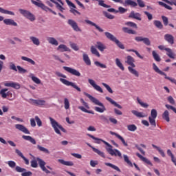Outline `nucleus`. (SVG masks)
Here are the masks:
<instances>
[{
    "label": "nucleus",
    "instance_id": "1",
    "mask_svg": "<svg viewBox=\"0 0 176 176\" xmlns=\"http://www.w3.org/2000/svg\"><path fill=\"white\" fill-rule=\"evenodd\" d=\"M87 135H88V137H90V138H92V140H96L95 144H101V142H103L104 145L108 146L107 148H106V150L107 151L108 153H109V155H111V156H118L119 157H122V153H120V151H119V150L118 149L113 150L112 148H113L112 145H111L107 142H105L102 139L96 138L93 135H90L89 133L87 134Z\"/></svg>",
    "mask_w": 176,
    "mask_h": 176
},
{
    "label": "nucleus",
    "instance_id": "2",
    "mask_svg": "<svg viewBox=\"0 0 176 176\" xmlns=\"http://www.w3.org/2000/svg\"><path fill=\"white\" fill-rule=\"evenodd\" d=\"M84 94L85 96H86V97H88L90 101H91V102L95 104V105H98V107H94V109L96 112H99L100 113H103V112H105V111H107V108H105V106L104 105V104L100 102L98 99L94 98V96H92L91 95L87 93H84Z\"/></svg>",
    "mask_w": 176,
    "mask_h": 176
},
{
    "label": "nucleus",
    "instance_id": "3",
    "mask_svg": "<svg viewBox=\"0 0 176 176\" xmlns=\"http://www.w3.org/2000/svg\"><path fill=\"white\" fill-rule=\"evenodd\" d=\"M49 119L50 120L51 126L52 129H54L56 134H58V135H61V131H63V133H67V130H65V129H64V127H63L61 124H58V122L56 121V120H54L52 117H49ZM60 130L61 131H60Z\"/></svg>",
    "mask_w": 176,
    "mask_h": 176
},
{
    "label": "nucleus",
    "instance_id": "4",
    "mask_svg": "<svg viewBox=\"0 0 176 176\" xmlns=\"http://www.w3.org/2000/svg\"><path fill=\"white\" fill-rule=\"evenodd\" d=\"M104 35L107 39H109V41H111V42H114V43H116V45H117L120 49L124 50V45L121 42H120V41L118 40V38H116L112 34L106 32H104Z\"/></svg>",
    "mask_w": 176,
    "mask_h": 176
},
{
    "label": "nucleus",
    "instance_id": "5",
    "mask_svg": "<svg viewBox=\"0 0 176 176\" xmlns=\"http://www.w3.org/2000/svg\"><path fill=\"white\" fill-rule=\"evenodd\" d=\"M37 1H38V2L34 0H31V2L32 3H33V5H35L36 6H38V8H41V9H42L43 10H45V12H50L53 14H55V15L57 14L56 12L53 11L52 9L45 6V4H43V3H42L41 1L39 0H37Z\"/></svg>",
    "mask_w": 176,
    "mask_h": 176
},
{
    "label": "nucleus",
    "instance_id": "6",
    "mask_svg": "<svg viewBox=\"0 0 176 176\" xmlns=\"http://www.w3.org/2000/svg\"><path fill=\"white\" fill-rule=\"evenodd\" d=\"M6 91H8V88H4L2 89L0 91V96L2 97V98H7L10 100V101H13V100H14V98L13 97V94L12 93V91H8L6 93Z\"/></svg>",
    "mask_w": 176,
    "mask_h": 176
},
{
    "label": "nucleus",
    "instance_id": "7",
    "mask_svg": "<svg viewBox=\"0 0 176 176\" xmlns=\"http://www.w3.org/2000/svg\"><path fill=\"white\" fill-rule=\"evenodd\" d=\"M156 118H157V111L153 109L151 111V116L148 117V121L151 126L156 127Z\"/></svg>",
    "mask_w": 176,
    "mask_h": 176
},
{
    "label": "nucleus",
    "instance_id": "8",
    "mask_svg": "<svg viewBox=\"0 0 176 176\" xmlns=\"http://www.w3.org/2000/svg\"><path fill=\"white\" fill-rule=\"evenodd\" d=\"M19 12L28 20H30L31 21H35V15L31 13V12L21 8L19 10Z\"/></svg>",
    "mask_w": 176,
    "mask_h": 176
},
{
    "label": "nucleus",
    "instance_id": "9",
    "mask_svg": "<svg viewBox=\"0 0 176 176\" xmlns=\"http://www.w3.org/2000/svg\"><path fill=\"white\" fill-rule=\"evenodd\" d=\"M59 80H60V82H61V83H63V85H65V86H72V87H74V89H76V90H77V91H82L80 88L79 87H78L77 85H76L75 83L70 82V81L67 80V79L60 78Z\"/></svg>",
    "mask_w": 176,
    "mask_h": 176
},
{
    "label": "nucleus",
    "instance_id": "10",
    "mask_svg": "<svg viewBox=\"0 0 176 176\" xmlns=\"http://www.w3.org/2000/svg\"><path fill=\"white\" fill-rule=\"evenodd\" d=\"M63 69L66 71V72L71 74V75H74V76H77V77L80 76V72L72 67L64 66Z\"/></svg>",
    "mask_w": 176,
    "mask_h": 176
},
{
    "label": "nucleus",
    "instance_id": "11",
    "mask_svg": "<svg viewBox=\"0 0 176 176\" xmlns=\"http://www.w3.org/2000/svg\"><path fill=\"white\" fill-rule=\"evenodd\" d=\"M37 162H38L39 167L41 168L42 171H43L45 174H50V171L46 168V162L43 161V160L37 157Z\"/></svg>",
    "mask_w": 176,
    "mask_h": 176
},
{
    "label": "nucleus",
    "instance_id": "12",
    "mask_svg": "<svg viewBox=\"0 0 176 176\" xmlns=\"http://www.w3.org/2000/svg\"><path fill=\"white\" fill-rule=\"evenodd\" d=\"M3 19V16H0V21H3L6 25H13V27H17V23H16L14 20L12 19Z\"/></svg>",
    "mask_w": 176,
    "mask_h": 176
},
{
    "label": "nucleus",
    "instance_id": "13",
    "mask_svg": "<svg viewBox=\"0 0 176 176\" xmlns=\"http://www.w3.org/2000/svg\"><path fill=\"white\" fill-rule=\"evenodd\" d=\"M88 82H89V85H91V86H92V87H94V89L95 90H96V91H99V93H104L102 88H101V87H100V85H98L96 83V81H94V80L89 78Z\"/></svg>",
    "mask_w": 176,
    "mask_h": 176
},
{
    "label": "nucleus",
    "instance_id": "14",
    "mask_svg": "<svg viewBox=\"0 0 176 176\" xmlns=\"http://www.w3.org/2000/svg\"><path fill=\"white\" fill-rule=\"evenodd\" d=\"M67 23L69 24V25H71L72 28H73V30H75L76 32L82 31L80 28H79V26H78V23L72 19H69Z\"/></svg>",
    "mask_w": 176,
    "mask_h": 176
},
{
    "label": "nucleus",
    "instance_id": "15",
    "mask_svg": "<svg viewBox=\"0 0 176 176\" xmlns=\"http://www.w3.org/2000/svg\"><path fill=\"white\" fill-rule=\"evenodd\" d=\"M15 129H16V130H19V131H21L22 133H24V134H30L28 129H27V127H25L23 124H15Z\"/></svg>",
    "mask_w": 176,
    "mask_h": 176
},
{
    "label": "nucleus",
    "instance_id": "16",
    "mask_svg": "<svg viewBox=\"0 0 176 176\" xmlns=\"http://www.w3.org/2000/svg\"><path fill=\"white\" fill-rule=\"evenodd\" d=\"M4 86L6 87H12V89H16V90H19L21 86L19 82H6L4 84Z\"/></svg>",
    "mask_w": 176,
    "mask_h": 176
},
{
    "label": "nucleus",
    "instance_id": "17",
    "mask_svg": "<svg viewBox=\"0 0 176 176\" xmlns=\"http://www.w3.org/2000/svg\"><path fill=\"white\" fill-rule=\"evenodd\" d=\"M164 39L166 41V42L170 43V45H174V36H173V34H166L164 36Z\"/></svg>",
    "mask_w": 176,
    "mask_h": 176
},
{
    "label": "nucleus",
    "instance_id": "18",
    "mask_svg": "<svg viewBox=\"0 0 176 176\" xmlns=\"http://www.w3.org/2000/svg\"><path fill=\"white\" fill-rule=\"evenodd\" d=\"M87 145L89 146V148H91L92 151H94L95 153H97L98 155H99V156H101V157H104V159H105V153H104V152H102L101 151L96 148L89 143H87Z\"/></svg>",
    "mask_w": 176,
    "mask_h": 176
},
{
    "label": "nucleus",
    "instance_id": "19",
    "mask_svg": "<svg viewBox=\"0 0 176 176\" xmlns=\"http://www.w3.org/2000/svg\"><path fill=\"white\" fill-rule=\"evenodd\" d=\"M125 63L128 65H131V67H128V69L131 74H133V57H131V56H128L126 57V60L125 61Z\"/></svg>",
    "mask_w": 176,
    "mask_h": 176
},
{
    "label": "nucleus",
    "instance_id": "20",
    "mask_svg": "<svg viewBox=\"0 0 176 176\" xmlns=\"http://www.w3.org/2000/svg\"><path fill=\"white\" fill-rule=\"evenodd\" d=\"M136 156H138V157H139V159H140L142 162H144V163H146V164H148L149 166H153V164H152V162H151L149 160L142 156L141 154H140V153H136Z\"/></svg>",
    "mask_w": 176,
    "mask_h": 176
},
{
    "label": "nucleus",
    "instance_id": "21",
    "mask_svg": "<svg viewBox=\"0 0 176 176\" xmlns=\"http://www.w3.org/2000/svg\"><path fill=\"white\" fill-rule=\"evenodd\" d=\"M85 22L87 24H89V25H92L93 27H95V28H96L98 31H99V32H104V30H102L101 28H100V26H98V25L94 23L91 21L86 19L85 20Z\"/></svg>",
    "mask_w": 176,
    "mask_h": 176
},
{
    "label": "nucleus",
    "instance_id": "22",
    "mask_svg": "<svg viewBox=\"0 0 176 176\" xmlns=\"http://www.w3.org/2000/svg\"><path fill=\"white\" fill-rule=\"evenodd\" d=\"M110 134L111 135H115L120 141H121L124 146H127V142L124 140L123 137H122L120 135L113 132V131H110Z\"/></svg>",
    "mask_w": 176,
    "mask_h": 176
},
{
    "label": "nucleus",
    "instance_id": "23",
    "mask_svg": "<svg viewBox=\"0 0 176 176\" xmlns=\"http://www.w3.org/2000/svg\"><path fill=\"white\" fill-rule=\"evenodd\" d=\"M30 100L32 101L31 104H32L33 105L42 106L46 104V101L42 100L30 99Z\"/></svg>",
    "mask_w": 176,
    "mask_h": 176
},
{
    "label": "nucleus",
    "instance_id": "24",
    "mask_svg": "<svg viewBox=\"0 0 176 176\" xmlns=\"http://www.w3.org/2000/svg\"><path fill=\"white\" fill-rule=\"evenodd\" d=\"M57 50H58L61 53H64V52H71V50L64 44L59 45L57 47Z\"/></svg>",
    "mask_w": 176,
    "mask_h": 176
},
{
    "label": "nucleus",
    "instance_id": "25",
    "mask_svg": "<svg viewBox=\"0 0 176 176\" xmlns=\"http://www.w3.org/2000/svg\"><path fill=\"white\" fill-rule=\"evenodd\" d=\"M82 60L86 65H91V60H90L89 55L85 52L82 54Z\"/></svg>",
    "mask_w": 176,
    "mask_h": 176
},
{
    "label": "nucleus",
    "instance_id": "26",
    "mask_svg": "<svg viewBox=\"0 0 176 176\" xmlns=\"http://www.w3.org/2000/svg\"><path fill=\"white\" fill-rule=\"evenodd\" d=\"M16 153L18 154V155L20 156V157H21V159H23V160H24L25 164H27V166H28V164H30V160H28V159H27L23 155V153H21V151H20V150L19 149H16L15 150Z\"/></svg>",
    "mask_w": 176,
    "mask_h": 176
},
{
    "label": "nucleus",
    "instance_id": "27",
    "mask_svg": "<svg viewBox=\"0 0 176 176\" xmlns=\"http://www.w3.org/2000/svg\"><path fill=\"white\" fill-rule=\"evenodd\" d=\"M165 50L166 52V55L168 56V57H169L170 58H173V60L175 58V53H174V52H173V50H171L170 48H165Z\"/></svg>",
    "mask_w": 176,
    "mask_h": 176
},
{
    "label": "nucleus",
    "instance_id": "28",
    "mask_svg": "<svg viewBox=\"0 0 176 176\" xmlns=\"http://www.w3.org/2000/svg\"><path fill=\"white\" fill-rule=\"evenodd\" d=\"M95 47L98 49L100 52H104V50L107 49V46H105V45H104L100 41L96 42V44L95 45Z\"/></svg>",
    "mask_w": 176,
    "mask_h": 176
},
{
    "label": "nucleus",
    "instance_id": "29",
    "mask_svg": "<svg viewBox=\"0 0 176 176\" xmlns=\"http://www.w3.org/2000/svg\"><path fill=\"white\" fill-rule=\"evenodd\" d=\"M105 99L109 101V102L111 103L112 105H114V107H116L117 108H118L119 109H122V106L119 104H118L115 100H112V98L106 96Z\"/></svg>",
    "mask_w": 176,
    "mask_h": 176
},
{
    "label": "nucleus",
    "instance_id": "30",
    "mask_svg": "<svg viewBox=\"0 0 176 176\" xmlns=\"http://www.w3.org/2000/svg\"><path fill=\"white\" fill-rule=\"evenodd\" d=\"M22 138L23 140H25V141H30V142H31V144H33V145L36 144V141L35 140V139H34L32 137L29 136V135H23Z\"/></svg>",
    "mask_w": 176,
    "mask_h": 176
},
{
    "label": "nucleus",
    "instance_id": "31",
    "mask_svg": "<svg viewBox=\"0 0 176 176\" xmlns=\"http://www.w3.org/2000/svg\"><path fill=\"white\" fill-rule=\"evenodd\" d=\"M47 41L50 45H53L54 46H58V41L56 40L54 37H48Z\"/></svg>",
    "mask_w": 176,
    "mask_h": 176
},
{
    "label": "nucleus",
    "instance_id": "32",
    "mask_svg": "<svg viewBox=\"0 0 176 176\" xmlns=\"http://www.w3.org/2000/svg\"><path fill=\"white\" fill-rule=\"evenodd\" d=\"M58 162L60 163V164H63V166H74V162L72 161H65L64 160H58Z\"/></svg>",
    "mask_w": 176,
    "mask_h": 176
},
{
    "label": "nucleus",
    "instance_id": "33",
    "mask_svg": "<svg viewBox=\"0 0 176 176\" xmlns=\"http://www.w3.org/2000/svg\"><path fill=\"white\" fill-rule=\"evenodd\" d=\"M104 164L105 166H107L108 167H111L113 170H116V171H118V173L121 172L120 168H119V167H118L117 166L113 165V164L105 162Z\"/></svg>",
    "mask_w": 176,
    "mask_h": 176
},
{
    "label": "nucleus",
    "instance_id": "34",
    "mask_svg": "<svg viewBox=\"0 0 176 176\" xmlns=\"http://www.w3.org/2000/svg\"><path fill=\"white\" fill-rule=\"evenodd\" d=\"M30 41H32L34 45H36V46H39V45H41V41H39V38L35 36H30Z\"/></svg>",
    "mask_w": 176,
    "mask_h": 176
},
{
    "label": "nucleus",
    "instance_id": "35",
    "mask_svg": "<svg viewBox=\"0 0 176 176\" xmlns=\"http://www.w3.org/2000/svg\"><path fill=\"white\" fill-rule=\"evenodd\" d=\"M0 13H3V14H10V16H14V13L12 11L5 10L1 7H0Z\"/></svg>",
    "mask_w": 176,
    "mask_h": 176
},
{
    "label": "nucleus",
    "instance_id": "36",
    "mask_svg": "<svg viewBox=\"0 0 176 176\" xmlns=\"http://www.w3.org/2000/svg\"><path fill=\"white\" fill-rule=\"evenodd\" d=\"M91 52L94 54V56H96V57H101V55L100 54V52L97 50V48L94 46L91 47Z\"/></svg>",
    "mask_w": 176,
    "mask_h": 176
},
{
    "label": "nucleus",
    "instance_id": "37",
    "mask_svg": "<svg viewBox=\"0 0 176 176\" xmlns=\"http://www.w3.org/2000/svg\"><path fill=\"white\" fill-rule=\"evenodd\" d=\"M152 54L155 61H157V63H160V61H162V58H160V56L158 55L156 51H153Z\"/></svg>",
    "mask_w": 176,
    "mask_h": 176
},
{
    "label": "nucleus",
    "instance_id": "38",
    "mask_svg": "<svg viewBox=\"0 0 176 176\" xmlns=\"http://www.w3.org/2000/svg\"><path fill=\"white\" fill-rule=\"evenodd\" d=\"M92 1H97L98 2L99 6H102V8H111V6L105 4V1L104 0H92Z\"/></svg>",
    "mask_w": 176,
    "mask_h": 176
},
{
    "label": "nucleus",
    "instance_id": "39",
    "mask_svg": "<svg viewBox=\"0 0 176 176\" xmlns=\"http://www.w3.org/2000/svg\"><path fill=\"white\" fill-rule=\"evenodd\" d=\"M133 113L135 115V116H137V118H146V115L142 112L133 111Z\"/></svg>",
    "mask_w": 176,
    "mask_h": 176
},
{
    "label": "nucleus",
    "instance_id": "40",
    "mask_svg": "<svg viewBox=\"0 0 176 176\" xmlns=\"http://www.w3.org/2000/svg\"><path fill=\"white\" fill-rule=\"evenodd\" d=\"M162 118L167 122H170V113L168 111L166 110L162 114Z\"/></svg>",
    "mask_w": 176,
    "mask_h": 176
},
{
    "label": "nucleus",
    "instance_id": "41",
    "mask_svg": "<svg viewBox=\"0 0 176 176\" xmlns=\"http://www.w3.org/2000/svg\"><path fill=\"white\" fill-rule=\"evenodd\" d=\"M116 64L117 67H118V68L121 69V71L124 70V67L123 66V64L122 63V62H120V60L118 58L116 59Z\"/></svg>",
    "mask_w": 176,
    "mask_h": 176
},
{
    "label": "nucleus",
    "instance_id": "42",
    "mask_svg": "<svg viewBox=\"0 0 176 176\" xmlns=\"http://www.w3.org/2000/svg\"><path fill=\"white\" fill-rule=\"evenodd\" d=\"M21 60H23V61H27L28 63H30L32 65H35V62L34 60L27 57V56H21Z\"/></svg>",
    "mask_w": 176,
    "mask_h": 176
},
{
    "label": "nucleus",
    "instance_id": "43",
    "mask_svg": "<svg viewBox=\"0 0 176 176\" xmlns=\"http://www.w3.org/2000/svg\"><path fill=\"white\" fill-rule=\"evenodd\" d=\"M37 149H38V151H40L41 152H44V153H47V155L50 153V151H49L47 148L42 147L41 145L37 146Z\"/></svg>",
    "mask_w": 176,
    "mask_h": 176
},
{
    "label": "nucleus",
    "instance_id": "44",
    "mask_svg": "<svg viewBox=\"0 0 176 176\" xmlns=\"http://www.w3.org/2000/svg\"><path fill=\"white\" fill-rule=\"evenodd\" d=\"M153 24L157 28H159L160 30L163 29V24L160 21L155 20L153 21Z\"/></svg>",
    "mask_w": 176,
    "mask_h": 176
},
{
    "label": "nucleus",
    "instance_id": "45",
    "mask_svg": "<svg viewBox=\"0 0 176 176\" xmlns=\"http://www.w3.org/2000/svg\"><path fill=\"white\" fill-rule=\"evenodd\" d=\"M30 78H32V80L34 82V83H36V85H41V80L38 77H35L34 74H30Z\"/></svg>",
    "mask_w": 176,
    "mask_h": 176
},
{
    "label": "nucleus",
    "instance_id": "46",
    "mask_svg": "<svg viewBox=\"0 0 176 176\" xmlns=\"http://www.w3.org/2000/svg\"><path fill=\"white\" fill-rule=\"evenodd\" d=\"M137 101L138 104H140V105H141V107H142L143 108H148L149 107V104L144 102H142L141 99H140V98L138 97L137 98Z\"/></svg>",
    "mask_w": 176,
    "mask_h": 176
},
{
    "label": "nucleus",
    "instance_id": "47",
    "mask_svg": "<svg viewBox=\"0 0 176 176\" xmlns=\"http://www.w3.org/2000/svg\"><path fill=\"white\" fill-rule=\"evenodd\" d=\"M124 160L125 163H126L129 166V167H133V163L129 159V156L124 155Z\"/></svg>",
    "mask_w": 176,
    "mask_h": 176
},
{
    "label": "nucleus",
    "instance_id": "48",
    "mask_svg": "<svg viewBox=\"0 0 176 176\" xmlns=\"http://www.w3.org/2000/svg\"><path fill=\"white\" fill-rule=\"evenodd\" d=\"M16 68L18 69V72L19 74H27V72H28V71H27V69L23 68L20 65H17Z\"/></svg>",
    "mask_w": 176,
    "mask_h": 176
},
{
    "label": "nucleus",
    "instance_id": "49",
    "mask_svg": "<svg viewBox=\"0 0 176 176\" xmlns=\"http://www.w3.org/2000/svg\"><path fill=\"white\" fill-rule=\"evenodd\" d=\"M158 4L160 6H163L164 8H165L166 9H168V10H173V8H171V6L162 2V1H158Z\"/></svg>",
    "mask_w": 176,
    "mask_h": 176
},
{
    "label": "nucleus",
    "instance_id": "50",
    "mask_svg": "<svg viewBox=\"0 0 176 176\" xmlns=\"http://www.w3.org/2000/svg\"><path fill=\"white\" fill-rule=\"evenodd\" d=\"M102 86H104V87H105V89H107V91H109V93H110L111 94H113V90H112V88H111V87H109V85H108L107 83L102 82Z\"/></svg>",
    "mask_w": 176,
    "mask_h": 176
},
{
    "label": "nucleus",
    "instance_id": "51",
    "mask_svg": "<svg viewBox=\"0 0 176 176\" xmlns=\"http://www.w3.org/2000/svg\"><path fill=\"white\" fill-rule=\"evenodd\" d=\"M124 6H133V0H124L122 1Z\"/></svg>",
    "mask_w": 176,
    "mask_h": 176
},
{
    "label": "nucleus",
    "instance_id": "52",
    "mask_svg": "<svg viewBox=\"0 0 176 176\" xmlns=\"http://www.w3.org/2000/svg\"><path fill=\"white\" fill-rule=\"evenodd\" d=\"M100 120L103 122V123H107V124H109V120L105 117L104 115H101L99 116Z\"/></svg>",
    "mask_w": 176,
    "mask_h": 176
},
{
    "label": "nucleus",
    "instance_id": "53",
    "mask_svg": "<svg viewBox=\"0 0 176 176\" xmlns=\"http://www.w3.org/2000/svg\"><path fill=\"white\" fill-rule=\"evenodd\" d=\"M94 64L96 67H99L100 68H102V69L107 68V65L102 64L98 61H95Z\"/></svg>",
    "mask_w": 176,
    "mask_h": 176
},
{
    "label": "nucleus",
    "instance_id": "54",
    "mask_svg": "<svg viewBox=\"0 0 176 176\" xmlns=\"http://www.w3.org/2000/svg\"><path fill=\"white\" fill-rule=\"evenodd\" d=\"M15 170L17 173H25V171H27V169H25L24 168H21L19 166H16L15 167Z\"/></svg>",
    "mask_w": 176,
    "mask_h": 176
},
{
    "label": "nucleus",
    "instance_id": "55",
    "mask_svg": "<svg viewBox=\"0 0 176 176\" xmlns=\"http://www.w3.org/2000/svg\"><path fill=\"white\" fill-rule=\"evenodd\" d=\"M51 1V2H53V3H55V5L57 6L58 9L60 11V12H63L64 8L61 6V5H60V3H57V1H54V0H50Z\"/></svg>",
    "mask_w": 176,
    "mask_h": 176
},
{
    "label": "nucleus",
    "instance_id": "56",
    "mask_svg": "<svg viewBox=\"0 0 176 176\" xmlns=\"http://www.w3.org/2000/svg\"><path fill=\"white\" fill-rule=\"evenodd\" d=\"M34 119H35V120H36V122L37 123V126L38 127H41V126H42V120H41V118H39V117L38 116H36L34 117Z\"/></svg>",
    "mask_w": 176,
    "mask_h": 176
},
{
    "label": "nucleus",
    "instance_id": "57",
    "mask_svg": "<svg viewBox=\"0 0 176 176\" xmlns=\"http://www.w3.org/2000/svg\"><path fill=\"white\" fill-rule=\"evenodd\" d=\"M142 42L144 45H146V46H151V40H149L148 38L143 37Z\"/></svg>",
    "mask_w": 176,
    "mask_h": 176
},
{
    "label": "nucleus",
    "instance_id": "58",
    "mask_svg": "<svg viewBox=\"0 0 176 176\" xmlns=\"http://www.w3.org/2000/svg\"><path fill=\"white\" fill-rule=\"evenodd\" d=\"M133 19L141 21V14L140 13H133Z\"/></svg>",
    "mask_w": 176,
    "mask_h": 176
},
{
    "label": "nucleus",
    "instance_id": "59",
    "mask_svg": "<svg viewBox=\"0 0 176 176\" xmlns=\"http://www.w3.org/2000/svg\"><path fill=\"white\" fill-rule=\"evenodd\" d=\"M164 2H166V3H168V5H174L176 6V0H162Z\"/></svg>",
    "mask_w": 176,
    "mask_h": 176
},
{
    "label": "nucleus",
    "instance_id": "60",
    "mask_svg": "<svg viewBox=\"0 0 176 176\" xmlns=\"http://www.w3.org/2000/svg\"><path fill=\"white\" fill-rule=\"evenodd\" d=\"M7 164H8L9 167L11 168H14V167L16 168V162H14V161H8Z\"/></svg>",
    "mask_w": 176,
    "mask_h": 176
},
{
    "label": "nucleus",
    "instance_id": "61",
    "mask_svg": "<svg viewBox=\"0 0 176 176\" xmlns=\"http://www.w3.org/2000/svg\"><path fill=\"white\" fill-rule=\"evenodd\" d=\"M104 14L105 16V17H107V19H109L110 20H113V19H115V16L107 12H104Z\"/></svg>",
    "mask_w": 176,
    "mask_h": 176
},
{
    "label": "nucleus",
    "instance_id": "62",
    "mask_svg": "<svg viewBox=\"0 0 176 176\" xmlns=\"http://www.w3.org/2000/svg\"><path fill=\"white\" fill-rule=\"evenodd\" d=\"M70 47L73 50H75V52H78V50H79V47H78V45L76 43H70Z\"/></svg>",
    "mask_w": 176,
    "mask_h": 176
},
{
    "label": "nucleus",
    "instance_id": "63",
    "mask_svg": "<svg viewBox=\"0 0 176 176\" xmlns=\"http://www.w3.org/2000/svg\"><path fill=\"white\" fill-rule=\"evenodd\" d=\"M122 31L126 34H133V30L129 29L128 28H122Z\"/></svg>",
    "mask_w": 176,
    "mask_h": 176
},
{
    "label": "nucleus",
    "instance_id": "64",
    "mask_svg": "<svg viewBox=\"0 0 176 176\" xmlns=\"http://www.w3.org/2000/svg\"><path fill=\"white\" fill-rule=\"evenodd\" d=\"M65 109H69V101L65 98Z\"/></svg>",
    "mask_w": 176,
    "mask_h": 176
}]
</instances>
